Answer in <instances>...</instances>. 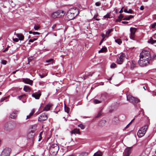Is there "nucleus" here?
Instances as JSON below:
<instances>
[{"label":"nucleus","instance_id":"nucleus-60","mask_svg":"<svg viewBox=\"0 0 156 156\" xmlns=\"http://www.w3.org/2000/svg\"><path fill=\"white\" fill-rule=\"evenodd\" d=\"M124 12H126V13H128V11H127V9H125L124 10Z\"/></svg>","mask_w":156,"mask_h":156},{"label":"nucleus","instance_id":"nucleus-59","mask_svg":"<svg viewBox=\"0 0 156 156\" xmlns=\"http://www.w3.org/2000/svg\"><path fill=\"white\" fill-rule=\"evenodd\" d=\"M123 7H122V9H121L120 11L119 12V13H121L123 12V11L122 10Z\"/></svg>","mask_w":156,"mask_h":156},{"label":"nucleus","instance_id":"nucleus-32","mask_svg":"<svg viewBox=\"0 0 156 156\" xmlns=\"http://www.w3.org/2000/svg\"><path fill=\"white\" fill-rule=\"evenodd\" d=\"M133 16L132 15H130L129 16H126L125 17V18L124 19V20H129L131 18L133 17Z\"/></svg>","mask_w":156,"mask_h":156},{"label":"nucleus","instance_id":"nucleus-16","mask_svg":"<svg viewBox=\"0 0 156 156\" xmlns=\"http://www.w3.org/2000/svg\"><path fill=\"white\" fill-rule=\"evenodd\" d=\"M129 63L130 65V68L132 69H133L136 67V62L134 61H129L128 63Z\"/></svg>","mask_w":156,"mask_h":156},{"label":"nucleus","instance_id":"nucleus-11","mask_svg":"<svg viewBox=\"0 0 156 156\" xmlns=\"http://www.w3.org/2000/svg\"><path fill=\"white\" fill-rule=\"evenodd\" d=\"M69 11L75 16H77L79 13V10L76 7L71 8Z\"/></svg>","mask_w":156,"mask_h":156},{"label":"nucleus","instance_id":"nucleus-31","mask_svg":"<svg viewBox=\"0 0 156 156\" xmlns=\"http://www.w3.org/2000/svg\"><path fill=\"white\" fill-rule=\"evenodd\" d=\"M117 67L116 64L114 63H113L112 64H111L110 65V67L112 69H114L116 68Z\"/></svg>","mask_w":156,"mask_h":156},{"label":"nucleus","instance_id":"nucleus-43","mask_svg":"<svg viewBox=\"0 0 156 156\" xmlns=\"http://www.w3.org/2000/svg\"><path fill=\"white\" fill-rule=\"evenodd\" d=\"M42 132H41L40 133V134H39V139H38V141H40L41 140V138H42L41 134H42Z\"/></svg>","mask_w":156,"mask_h":156},{"label":"nucleus","instance_id":"nucleus-28","mask_svg":"<svg viewBox=\"0 0 156 156\" xmlns=\"http://www.w3.org/2000/svg\"><path fill=\"white\" fill-rule=\"evenodd\" d=\"M107 51V48L106 47H104L102 48L101 49L98 51V53L106 52Z\"/></svg>","mask_w":156,"mask_h":156},{"label":"nucleus","instance_id":"nucleus-49","mask_svg":"<svg viewBox=\"0 0 156 156\" xmlns=\"http://www.w3.org/2000/svg\"><path fill=\"white\" fill-rule=\"evenodd\" d=\"M53 60V59H49L48 60H47L46 61V62L47 63H49V62H51Z\"/></svg>","mask_w":156,"mask_h":156},{"label":"nucleus","instance_id":"nucleus-44","mask_svg":"<svg viewBox=\"0 0 156 156\" xmlns=\"http://www.w3.org/2000/svg\"><path fill=\"white\" fill-rule=\"evenodd\" d=\"M151 27L152 28H156V23H155L152 24L151 26Z\"/></svg>","mask_w":156,"mask_h":156},{"label":"nucleus","instance_id":"nucleus-61","mask_svg":"<svg viewBox=\"0 0 156 156\" xmlns=\"http://www.w3.org/2000/svg\"><path fill=\"white\" fill-rule=\"evenodd\" d=\"M103 40H104V38H103L101 41L100 42V44H99V45H101V44L103 42Z\"/></svg>","mask_w":156,"mask_h":156},{"label":"nucleus","instance_id":"nucleus-27","mask_svg":"<svg viewBox=\"0 0 156 156\" xmlns=\"http://www.w3.org/2000/svg\"><path fill=\"white\" fill-rule=\"evenodd\" d=\"M102 152L99 151L95 153L93 156H102Z\"/></svg>","mask_w":156,"mask_h":156},{"label":"nucleus","instance_id":"nucleus-36","mask_svg":"<svg viewBox=\"0 0 156 156\" xmlns=\"http://www.w3.org/2000/svg\"><path fill=\"white\" fill-rule=\"evenodd\" d=\"M78 126L80 127L81 129H84L85 128V126L82 124H80L78 125Z\"/></svg>","mask_w":156,"mask_h":156},{"label":"nucleus","instance_id":"nucleus-25","mask_svg":"<svg viewBox=\"0 0 156 156\" xmlns=\"http://www.w3.org/2000/svg\"><path fill=\"white\" fill-rule=\"evenodd\" d=\"M23 90L26 92H30V88L27 86H25L23 88Z\"/></svg>","mask_w":156,"mask_h":156},{"label":"nucleus","instance_id":"nucleus-62","mask_svg":"<svg viewBox=\"0 0 156 156\" xmlns=\"http://www.w3.org/2000/svg\"><path fill=\"white\" fill-rule=\"evenodd\" d=\"M122 23L124 24H126L128 23V22L126 21H122Z\"/></svg>","mask_w":156,"mask_h":156},{"label":"nucleus","instance_id":"nucleus-23","mask_svg":"<svg viewBox=\"0 0 156 156\" xmlns=\"http://www.w3.org/2000/svg\"><path fill=\"white\" fill-rule=\"evenodd\" d=\"M71 134H75L76 133L79 134L80 133L79 129H74L71 132Z\"/></svg>","mask_w":156,"mask_h":156},{"label":"nucleus","instance_id":"nucleus-17","mask_svg":"<svg viewBox=\"0 0 156 156\" xmlns=\"http://www.w3.org/2000/svg\"><path fill=\"white\" fill-rule=\"evenodd\" d=\"M23 81L25 83L28 84L30 85H32L33 84V81L29 79H23Z\"/></svg>","mask_w":156,"mask_h":156},{"label":"nucleus","instance_id":"nucleus-30","mask_svg":"<svg viewBox=\"0 0 156 156\" xmlns=\"http://www.w3.org/2000/svg\"><path fill=\"white\" fill-rule=\"evenodd\" d=\"M88 154V152H83L81 153L80 156H87Z\"/></svg>","mask_w":156,"mask_h":156},{"label":"nucleus","instance_id":"nucleus-48","mask_svg":"<svg viewBox=\"0 0 156 156\" xmlns=\"http://www.w3.org/2000/svg\"><path fill=\"white\" fill-rule=\"evenodd\" d=\"M13 41H15V42H17L19 41V39L17 38H13Z\"/></svg>","mask_w":156,"mask_h":156},{"label":"nucleus","instance_id":"nucleus-39","mask_svg":"<svg viewBox=\"0 0 156 156\" xmlns=\"http://www.w3.org/2000/svg\"><path fill=\"white\" fill-rule=\"evenodd\" d=\"M64 110L65 112H66L67 113H69V108L68 107H66L65 105Z\"/></svg>","mask_w":156,"mask_h":156},{"label":"nucleus","instance_id":"nucleus-63","mask_svg":"<svg viewBox=\"0 0 156 156\" xmlns=\"http://www.w3.org/2000/svg\"><path fill=\"white\" fill-rule=\"evenodd\" d=\"M17 71H18V70H16V71H14V72H13V73H13V74H15V73H16V72Z\"/></svg>","mask_w":156,"mask_h":156},{"label":"nucleus","instance_id":"nucleus-33","mask_svg":"<svg viewBox=\"0 0 156 156\" xmlns=\"http://www.w3.org/2000/svg\"><path fill=\"white\" fill-rule=\"evenodd\" d=\"M38 83L40 86H44L45 85V83L44 81H39L38 82Z\"/></svg>","mask_w":156,"mask_h":156},{"label":"nucleus","instance_id":"nucleus-15","mask_svg":"<svg viewBox=\"0 0 156 156\" xmlns=\"http://www.w3.org/2000/svg\"><path fill=\"white\" fill-rule=\"evenodd\" d=\"M66 16H67L68 20H71L73 19L76 16L74 15L71 12L68 11L66 13Z\"/></svg>","mask_w":156,"mask_h":156},{"label":"nucleus","instance_id":"nucleus-34","mask_svg":"<svg viewBox=\"0 0 156 156\" xmlns=\"http://www.w3.org/2000/svg\"><path fill=\"white\" fill-rule=\"evenodd\" d=\"M115 42L119 44H120L122 43V41L119 39H117L115 40Z\"/></svg>","mask_w":156,"mask_h":156},{"label":"nucleus","instance_id":"nucleus-12","mask_svg":"<svg viewBox=\"0 0 156 156\" xmlns=\"http://www.w3.org/2000/svg\"><path fill=\"white\" fill-rule=\"evenodd\" d=\"M136 30L135 28L131 27L130 28V35L129 36L131 39L134 40L135 37V34Z\"/></svg>","mask_w":156,"mask_h":156},{"label":"nucleus","instance_id":"nucleus-47","mask_svg":"<svg viewBox=\"0 0 156 156\" xmlns=\"http://www.w3.org/2000/svg\"><path fill=\"white\" fill-rule=\"evenodd\" d=\"M40 33L39 32H33V34L34 35H39Z\"/></svg>","mask_w":156,"mask_h":156},{"label":"nucleus","instance_id":"nucleus-9","mask_svg":"<svg viewBox=\"0 0 156 156\" xmlns=\"http://www.w3.org/2000/svg\"><path fill=\"white\" fill-rule=\"evenodd\" d=\"M132 147H127L124 150L123 153V156H129L131 152Z\"/></svg>","mask_w":156,"mask_h":156},{"label":"nucleus","instance_id":"nucleus-21","mask_svg":"<svg viewBox=\"0 0 156 156\" xmlns=\"http://www.w3.org/2000/svg\"><path fill=\"white\" fill-rule=\"evenodd\" d=\"M16 35L19 38V39L20 40H22L24 38V36L21 34H16Z\"/></svg>","mask_w":156,"mask_h":156},{"label":"nucleus","instance_id":"nucleus-24","mask_svg":"<svg viewBox=\"0 0 156 156\" xmlns=\"http://www.w3.org/2000/svg\"><path fill=\"white\" fill-rule=\"evenodd\" d=\"M123 16L122 14H120L118 16L117 19L115 20L116 22H120L121 21L122 19L123 18Z\"/></svg>","mask_w":156,"mask_h":156},{"label":"nucleus","instance_id":"nucleus-6","mask_svg":"<svg viewBox=\"0 0 156 156\" xmlns=\"http://www.w3.org/2000/svg\"><path fill=\"white\" fill-rule=\"evenodd\" d=\"M127 100L130 102L133 103H136L140 102V100L138 98H135L130 95H128L127 96Z\"/></svg>","mask_w":156,"mask_h":156},{"label":"nucleus","instance_id":"nucleus-51","mask_svg":"<svg viewBox=\"0 0 156 156\" xmlns=\"http://www.w3.org/2000/svg\"><path fill=\"white\" fill-rule=\"evenodd\" d=\"M134 120V119H132V121H131L130 122V123H129L128 124V125L126 126V128H127V127H128V126H129V125H130V124H131V123L132 122H133V121Z\"/></svg>","mask_w":156,"mask_h":156},{"label":"nucleus","instance_id":"nucleus-40","mask_svg":"<svg viewBox=\"0 0 156 156\" xmlns=\"http://www.w3.org/2000/svg\"><path fill=\"white\" fill-rule=\"evenodd\" d=\"M110 13H107L106 15L104 16L103 17L104 18H110Z\"/></svg>","mask_w":156,"mask_h":156},{"label":"nucleus","instance_id":"nucleus-18","mask_svg":"<svg viewBox=\"0 0 156 156\" xmlns=\"http://www.w3.org/2000/svg\"><path fill=\"white\" fill-rule=\"evenodd\" d=\"M52 105L51 104H50L47 105L44 108L43 111H49Z\"/></svg>","mask_w":156,"mask_h":156},{"label":"nucleus","instance_id":"nucleus-56","mask_svg":"<svg viewBox=\"0 0 156 156\" xmlns=\"http://www.w3.org/2000/svg\"><path fill=\"white\" fill-rule=\"evenodd\" d=\"M56 27V24H54L52 27V28L53 29H54Z\"/></svg>","mask_w":156,"mask_h":156},{"label":"nucleus","instance_id":"nucleus-52","mask_svg":"<svg viewBox=\"0 0 156 156\" xmlns=\"http://www.w3.org/2000/svg\"><path fill=\"white\" fill-rule=\"evenodd\" d=\"M39 75L41 78H43L46 76V75H41V74H39Z\"/></svg>","mask_w":156,"mask_h":156},{"label":"nucleus","instance_id":"nucleus-2","mask_svg":"<svg viewBox=\"0 0 156 156\" xmlns=\"http://www.w3.org/2000/svg\"><path fill=\"white\" fill-rule=\"evenodd\" d=\"M148 127V125H145L140 129L137 133L139 137H141L144 135Z\"/></svg>","mask_w":156,"mask_h":156},{"label":"nucleus","instance_id":"nucleus-26","mask_svg":"<svg viewBox=\"0 0 156 156\" xmlns=\"http://www.w3.org/2000/svg\"><path fill=\"white\" fill-rule=\"evenodd\" d=\"M106 123V121L105 120H101L99 123V126H104Z\"/></svg>","mask_w":156,"mask_h":156},{"label":"nucleus","instance_id":"nucleus-4","mask_svg":"<svg viewBox=\"0 0 156 156\" xmlns=\"http://www.w3.org/2000/svg\"><path fill=\"white\" fill-rule=\"evenodd\" d=\"M150 59L144 58H140L138 61V64L140 66L144 67L149 64Z\"/></svg>","mask_w":156,"mask_h":156},{"label":"nucleus","instance_id":"nucleus-14","mask_svg":"<svg viewBox=\"0 0 156 156\" xmlns=\"http://www.w3.org/2000/svg\"><path fill=\"white\" fill-rule=\"evenodd\" d=\"M34 133L33 132H30L27 135V139L33 142L34 141Z\"/></svg>","mask_w":156,"mask_h":156},{"label":"nucleus","instance_id":"nucleus-57","mask_svg":"<svg viewBox=\"0 0 156 156\" xmlns=\"http://www.w3.org/2000/svg\"><path fill=\"white\" fill-rule=\"evenodd\" d=\"M101 115V112H100L98 113V115H97V117H99Z\"/></svg>","mask_w":156,"mask_h":156},{"label":"nucleus","instance_id":"nucleus-64","mask_svg":"<svg viewBox=\"0 0 156 156\" xmlns=\"http://www.w3.org/2000/svg\"><path fill=\"white\" fill-rule=\"evenodd\" d=\"M28 60L29 62L31 61V59L30 58H28Z\"/></svg>","mask_w":156,"mask_h":156},{"label":"nucleus","instance_id":"nucleus-38","mask_svg":"<svg viewBox=\"0 0 156 156\" xmlns=\"http://www.w3.org/2000/svg\"><path fill=\"white\" fill-rule=\"evenodd\" d=\"M149 42L151 44H153L156 42V40H153L152 38H151L149 40Z\"/></svg>","mask_w":156,"mask_h":156},{"label":"nucleus","instance_id":"nucleus-8","mask_svg":"<svg viewBox=\"0 0 156 156\" xmlns=\"http://www.w3.org/2000/svg\"><path fill=\"white\" fill-rule=\"evenodd\" d=\"M48 119L47 115L45 113H42L38 118V121L40 122H43Z\"/></svg>","mask_w":156,"mask_h":156},{"label":"nucleus","instance_id":"nucleus-7","mask_svg":"<svg viewBox=\"0 0 156 156\" xmlns=\"http://www.w3.org/2000/svg\"><path fill=\"white\" fill-rule=\"evenodd\" d=\"M11 150L10 148H6L2 151L1 156H9Z\"/></svg>","mask_w":156,"mask_h":156},{"label":"nucleus","instance_id":"nucleus-55","mask_svg":"<svg viewBox=\"0 0 156 156\" xmlns=\"http://www.w3.org/2000/svg\"><path fill=\"white\" fill-rule=\"evenodd\" d=\"M144 9V8L143 6L142 5L140 6V9L141 10H143Z\"/></svg>","mask_w":156,"mask_h":156},{"label":"nucleus","instance_id":"nucleus-45","mask_svg":"<svg viewBox=\"0 0 156 156\" xmlns=\"http://www.w3.org/2000/svg\"><path fill=\"white\" fill-rule=\"evenodd\" d=\"M2 63L3 65H6L7 63V61L5 60H2Z\"/></svg>","mask_w":156,"mask_h":156},{"label":"nucleus","instance_id":"nucleus-20","mask_svg":"<svg viewBox=\"0 0 156 156\" xmlns=\"http://www.w3.org/2000/svg\"><path fill=\"white\" fill-rule=\"evenodd\" d=\"M16 114V112L12 113L10 115V117L12 119H15L17 116Z\"/></svg>","mask_w":156,"mask_h":156},{"label":"nucleus","instance_id":"nucleus-22","mask_svg":"<svg viewBox=\"0 0 156 156\" xmlns=\"http://www.w3.org/2000/svg\"><path fill=\"white\" fill-rule=\"evenodd\" d=\"M105 100V98H103L102 100H98L97 99H94L93 100V101L94 103L97 104L101 103L102 101H104Z\"/></svg>","mask_w":156,"mask_h":156},{"label":"nucleus","instance_id":"nucleus-41","mask_svg":"<svg viewBox=\"0 0 156 156\" xmlns=\"http://www.w3.org/2000/svg\"><path fill=\"white\" fill-rule=\"evenodd\" d=\"M8 98V97H5L4 98H2L0 100V102H2L3 101L6 99Z\"/></svg>","mask_w":156,"mask_h":156},{"label":"nucleus","instance_id":"nucleus-13","mask_svg":"<svg viewBox=\"0 0 156 156\" xmlns=\"http://www.w3.org/2000/svg\"><path fill=\"white\" fill-rule=\"evenodd\" d=\"M41 95V92L38 90L37 92L33 93L32 96L36 99H39Z\"/></svg>","mask_w":156,"mask_h":156},{"label":"nucleus","instance_id":"nucleus-54","mask_svg":"<svg viewBox=\"0 0 156 156\" xmlns=\"http://www.w3.org/2000/svg\"><path fill=\"white\" fill-rule=\"evenodd\" d=\"M133 13V11L131 9H129L128 11V13L132 14Z\"/></svg>","mask_w":156,"mask_h":156},{"label":"nucleus","instance_id":"nucleus-50","mask_svg":"<svg viewBox=\"0 0 156 156\" xmlns=\"http://www.w3.org/2000/svg\"><path fill=\"white\" fill-rule=\"evenodd\" d=\"M24 96H25V95L24 94L21 95L18 97V98L19 99V100H20L22 99L23 97Z\"/></svg>","mask_w":156,"mask_h":156},{"label":"nucleus","instance_id":"nucleus-19","mask_svg":"<svg viewBox=\"0 0 156 156\" xmlns=\"http://www.w3.org/2000/svg\"><path fill=\"white\" fill-rule=\"evenodd\" d=\"M11 124L9 123H6L5 125V129L7 130H10L11 129Z\"/></svg>","mask_w":156,"mask_h":156},{"label":"nucleus","instance_id":"nucleus-29","mask_svg":"<svg viewBox=\"0 0 156 156\" xmlns=\"http://www.w3.org/2000/svg\"><path fill=\"white\" fill-rule=\"evenodd\" d=\"M34 113V110H32L31 112L30 113L29 115H27V116L26 119H29L30 117L33 115Z\"/></svg>","mask_w":156,"mask_h":156},{"label":"nucleus","instance_id":"nucleus-58","mask_svg":"<svg viewBox=\"0 0 156 156\" xmlns=\"http://www.w3.org/2000/svg\"><path fill=\"white\" fill-rule=\"evenodd\" d=\"M8 50V48H6L3 51V52H5V51H7Z\"/></svg>","mask_w":156,"mask_h":156},{"label":"nucleus","instance_id":"nucleus-42","mask_svg":"<svg viewBox=\"0 0 156 156\" xmlns=\"http://www.w3.org/2000/svg\"><path fill=\"white\" fill-rule=\"evenodd\" d=\"M37 40V38H34L33 39H30L29 40V42H33L34 41Z\"/></svg>","mask_w":156,"mask_h":156},{"label":"nucleus","instance_id":"nucleus-37","mask_svg":"<svg viewBox=\"0 0 156 156\" xmlns=\"http://www.w3.org/2000/svg\"><path fill=\"white\" fill-rule=\"evenodd\" d=\"M40 28L39 25H35L34 27V28L35 30H38Z\"/></svg>","mask_w":156,"mask_h":156},{"label":"nucleus","instance_id":"nucleus-46","mask_svg":"<svg viewBox=\"0 0 156 156\" xmlns=\"http://www.w3.org/2000/svg\"><path fill=\"white\" fill-rule=\"evenodd\" d=\"M101 4V3L99 2H96L95 3V5L96 6H99Z\"/></svg>","mask_w":156,"mask_h":156},{"label":"nucleus","instance_id":"nucleus-3","mask_svg":"<svg viewBox=\"0 0 156 156\" xmlns=\"http://www.w3.org/2000/svg\"><path fill=\"white\" fill-rule=\"evenodd\" d=\"M140 58H144L146 59H151V54L150 52L147 50H143L140 53Z\"/></svg>","mask_w":156,"mask_h":156},{"label":"nucleus","instance_id":"nucleus-1","mask_svg":"<svg viewBox=\"0 0 156 156\" xmlns=\"http://www.w3.org/2000/svg\"><path fill=\"white\" fill-rule=\"evenodd\" d=\"M65 14V12L64 11L58 10L51 13V17L52 18L55 19L63 16Z\"/></svg>","mask_w":156,"mask_h":156},{"label":"nucleus","instance_id":"nucleus-5","mask_svg":"<svg viewBox=\"0 0 156 156\" xmlns=\"http://www.w3.org/2000/svg\"><path fill=\"white\" fill-rule=\"evenodd\" d=\"M59 150L58 146L56 144H53L50 149V153L53 155H54L57 154Z\"/></svg>","mask_w":156,"mask_h":156},{"label":"nucleus","instance_id":"nucleus-10","mask_svg":"<svg viewBox=\"0 0 156 156\" xmlns=\"http://www.w3.org/2000/svg\"><path fill=\"white\" fill-rule=\"evenodd\" d=\"M124 58V54L121 53L120 56H118L117 60V63L119 64H121L123 62Z\"/></svg>","mask_w":156,"mask_h":156},{"label":"nucleus","instance_id":"nucleus-53","mask_svg":"<svg viewBox=\"0 0 156 156\" xmlns=\"http://www.w3.org/2000/svg\"><path fill=\"white\" fill-rule=\"evenodd\" d=\"M101 36L103 37V38H104H104H105V37L107 36V35H105L104 34H102L101 35Z\"/></svg>","mask_w":156,"mask_h":156},{"label":"nucleus","instance_id":"nucleus-35","mask_svg":"<svg viewBox=\"0 0 156 156\" xmlns=\"http://www.w3.org/2000/svg\"><path fill=\"white\" fill-rule=\"evenodd\" d=\"M112 29H110L108 30L106 32V35L108 37V35L112 32Z\"/></svg>","mask_w":156,"mask_h":156}]
</instances>
